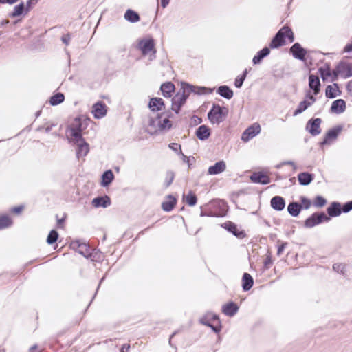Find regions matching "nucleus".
Here are the masks:
<instances>
[{"instance_id":"nucleus-1","label":"nucleus","mask_w":352,"mask_h":352,"mask_svg":"<svg viewBox=\"0 0 352 352\" xmlns=\"http://www.w3.org/2000/svg\"><path fill=\"white\" fill-rule=\"evenodd\" d=\"M88 126L87 118L85 116L76 118L69 125L66 135L69 142L76 145V156L78 160H85L88 153V144L83 135L87 134Z\"/></svg>"},{"instance_id":"nucleus-2","label":"nucleus","mask_w":352,"mask_h":352,"mask_svg":"<svg viewBox=\"0 0 352 352\" xmlns=\"http://www.w3.org/2000/svg\"><path fill=\"white\" fill-rule=\"evenodd\" d=\"M196 87L188 83H182L181 89L172 99V110L176 113L179 112L180 108L185 104L186 99L192 92H196Z\"/></svg>"},{"instance_id":"nucleus-3","label":"nucleus","mask_w":352,"mask_h":352,"mask_svg":"<svg viewBox=\"0 0 352 352\" xmlns=\"http://www.w3.org/2000/svg\"><path fill=\"white\" fill-rule=\"evenodd\" d=\"M201 217H223L226 211V206L223 201H214L206 205L205 207H201Z\"/></svg>"},{"instance_id":"nucleus-4","label":"nucleus","mask_w":352,"mask_h":352,"mask_svg":"<svg viewBox=\"0 0 352 352\" xmlns=\"http://www.w3.org/2000/svg\"><path fill=\"white\" fill-rule=\"evenodd\" d=\"M286 38L290 42L294 41V35L292 30L287 27H283L274 37L270 43V47L272 48H277L285 43V41Z\"/></svg>"},{"instance_id":"nucleus-5","label":"nucleus","mask_w":352,"mask_h":352,"mask_svg":"<svg viewBox=\"0 0 352 352\" xmlns=\"http://www.w3.org/2000/svg\"><path fill=\"white\" fill-rule=\"evenodd\" d=\"M150 126L155 128V131H168L172 127V122L169 120L167 113H162L158 115L155 119H151Z\"/></svg>"},{"instance_id":"nucleus-6","label":"nucleus","mask_w":352,"mask_h":352,"mask_svg":"<svg viewBox=\"0 0 352 352\" xmlns=\"http://www.w3.org/2000/svg\"><path fill=\"white\" fill-rule=\"evenodd\" d=\"M339 76L343 78L352 76V63L342 61L336 66L331 80H336Z\"/></svg>"},{"instance_id":"nucleus-7","label":"nucleus","mask_w":352,"mask_h":352,"mask_svg":"<svg viewBox=\"0 0 352 352\" xmlns=\"http://www.w3.org/2000/svg\"><path fill=\"white\" fill-rule=\"evenodd\" d=\"M138 46L144 56H149L150 60H153L155 58L156 50L153 38H144L141 40L139 42Z\"/></svg>"},{"instance_id":"nucleus-8","label":"nucleus","mask_w":352,"mask_h":352,"mask_svg":"<svg viewBox=\"0 0 352 352\" xmlns=\"http://www.w3.org/2000/svg\"><path fill=\"white\" fill-rule=\"evenodd\" d=\"M228 109L226 107L214 104L208 112V117L212 124H219L223 120V117L226 115Z\"/></svg>"},{"instance_id":"nucleus-9","label":"nucleus","mask_w":352,"mask_h":352,"mask_svg":"<svg viewBox=\"0 0 352 352\" xmlns=\"http://www.w3.org/2000/svg\"><path fill=\"white\" fill-rule=\"evenodd\" d=\"M316 98L308 91L306 94L305 99L300 102L297 109L294 112V116H296L305 111L308 107L311 106L316 102Z\"/></svg>"},{"instance_id":"nucleus-10","label":"nucleus","mask_w":352,"mask_h":352,"mask_svg":"<svg viewBox=\"0 0 352 352\" xmlns=\"http://www.w3.org/2000/svg\"><path fill=\"white\" fill-rule=\"evenodd\" d=\"M261 126L258 123H254L248 129L245 130V131L242 133L241 140L244 142H248L261 132Z\"/></svg>"},{"instance_id":"nucleus-11","label":"nucleus","mask_w":352,"mask_h":352,"mask_svg":"<svg viewBox=\"0 0 352 352\" xmlns=\"http://www.w3.org/2000/svg\"><path fill=\"white\" fill-rule=\"evenodd\" d=\"M329 220V218L324 212L314 213L305 221V225L307 228H313L323 221Z\"/></svg>"},{"instance_id":"nucleus-12","label":"nucleus","mask_w":352,"mask_h":352,"mask_svg":"<svg viewBox=\"0 0 352 352\" xmlns=\"http://www.w3.org/2000/svg\"><path fill=\"white\" fill-rule=\"evenodd\" d=\"M107 110V106L100 101L93 105L91 113L96 119H101L106 116Z\"/></svg>"},{"instance_id":"nucleus-13","label":"nucleus","mask_w":352,"mask_h":352,"mask_svg":"<svg viewBox=\"0 0 352 352\" xmlns=\"http://www.w3.org/2000/svg\"><path fill=\"white\" fill-rule=\"evenodd\" d=\"M320 118H315L314 120H309L306 126V129L314 136L318 135L321 133L320 129V124H321Z\"/></svg>"},{"instance_id":"nucleus-14","label":"nucleus","mask_w":352,"mask_h":352,"mask_svg":"<svg viewBox=\"0 0 352 352\" xmlns=\"http://www.w3.org/2000/svg\"><path fill=\"white\" fill-rule=\"evenodd\" d=\"M71 247L74 250L85 258L88 257V245L86 243H81L79 240H76L71 243Z\"/></svg>"},{"instance_id":"nucleus-15","label":"nucleus","mask_w":352,"mask_h":352,"mask_svg":"<svg viewBox=\"0 0 352 352\" xmlns=\"http://www.w3.org/2000/svg\"><path fill=\"white\" fill-rule=\"evenodd\" d=\"M148 108L153 112L164 111L165 109V104L162 98H153L150 100Z\"/></svg>"},{"instance_id":"nucleus-16","label":"nucleus","mask_w":352,"mask_h":352,"mask_svg":"<svg viewBox=\"0 0 352 352\" xmlns=\"http://www.w3.org/2000/svg\"><path fill=\"white\" fill-rule=\"evenodd\" d=\"M341 128H334L330 129L326 134L324 140L321 142V145L331 144L334 140H336Z\"/></svg>"},{"instance_id":"nucleus-17","label":"nucleus","mask_w":352,"mask_h":352,"mask_svg":"<svg viewBox=\"0 0 352 352\" xmlns=\"http://www.w3.org/2000/svg\"><path fill=\"white\" fill-rule=\"evenodd\" d=\"M226 169V164L224 161H219L208 168V174L210 175L223 173Z\"/></svg>"},{"instance_id":"nucleus-18","label":"nucleus","mask_w":352,"mask_h":352,"mask_svg":"<svg viewBox=\"0 0 352 352\" xmlns=\"http://www.w3.org/2000/svg\"><path fill=\"white\" fill-rule=\"evenodd\" d=\"M290 51L292 53L294 58L299 60H304L306 55V50L301 47V45L296 43L290 48Z\"/></svg>"},{"instance_id":"nucleus-19","label":"nucleus","mask_w":352,"mask_h":352,"mask_svg":"<svg viewBox=\"0 0 352 352\" xmlns=\"http://www.w3.org/2000/svg\"><path fill=\"white\" fill-rule=\"evenodd\" d=\"M309 86L314 91V94L317 95L320 91V82L318 76L311 74L309 77Z\"/></svg>"},{"instance_id":"nucleus-20","label":"nucleus","mask_w":352,"mask_h":352,"mask_svg":"<svg viewBox=\"0 0 352 352\" xmlns=\"http://www.w3.org/2000/svg\"><path fill=\"white\" fill-rule=\"evenodd\" d=\"M346 109V102L342 99H338L333 102L331 111V112L337 114L343 113Z\"/></svg>"},{"instance_id":"nucleus-21","label":"nucleus","mask_w":352,"mask_h":352,"mask_svg":"<svg viewBox=\"0 0 352 352\" xmlns=\"http://www.w3.org/2000/svg\"><path fill=\"white\" fill-rule=\"evenodd\" d=\"M92 205L95 208H107L111 205V199L108 196L98 197L93 199Z\"/></svg>"},{"instance_id":"nucleus-22","label":"nucleus","mask_w":352,"mask_h":352,"mask_svg":"<svg viewBox=\"0 0 352 352\" xmlns=\"http://www.w3.org/2000/svg\"><path fill=\"white\" fill-rule=\"evenodd\" d=\"M251 180L254 183L267 184L270 182V177L262 173H255L250 177Z\"/></svg>"},{"instance_id":"nucleus-23","label":"nucleus","mask_w":352,"mask_h":352,"mask_svg":"<svg viewBox=\"0 0 352 352\" xmlns=\"http://www.w3.org/2000/svg\"><path fill=\"white\" fill-rule=\"evenodd\" d=\"M271 206L277 211H281L285 208V202L284 199L280 196L274 197L270 201Z\"/></svg>"},{"instance_id":"nucleus-24","label":"nucleus","mask_w":352,"mask_h":352,"mask_svg":"<svg viewBox=\"0 0 352 352\" xmlns=\"http://www.w3.org/2000/svg\"><path fill=\"white\" fill-rule=\"evenodd\" d=\"M177 199L172 195H168L162 204V208L165 212L171 211L176 205Z\"/></svg>"},{"instance_id":"nucleus-25","label":"nucleus","mask_w":352,"mask_h":352,"mask_svg":"<svg viewBox=\"0 0 352 352\" xmlns=\"http://www.w3.org/2000/svg\"><path fill=\"white\" fill-rule=\"evenodd\" d=\"M208 318H211V319L215 320H217L218 318H217V316L215 315V314H208L207 316H204V317H202L201 319H200V323L203 324H205V325H207L210 327H211V329L216 333H218L219 331H220V328L219 327H217V326H214L212 325L211 323H210V321H209L208 320Z\"/></svg>"},{"instance_id":"nucleus-26","label":"nucleus","mask_w":352,"mask_h":352,"mask_svg":"<svg viewBox=\"0 0 352 352\" xmlns=\"http://www.w3.org/2000/svg\"><path fill=\"white\" fill-rule=\"evenodd\" d=\"M238 309H239L238 306L232 302L226 304V305H223V307H222V311L226 316H233L234 314H236V312L238 311Z\"/></svg>"},{"instance_id":"nucleus-27","label":"nucleus","mask_w":352,"mask_h":352,"mask_svg":"<svg viewBox=\"0 0 352 352\" xmlns=\"http://www.w3.org/2000/svg\"><path fill=\"white\" fill-rule=\"evenodd\" d=\"M196 135L200 140H207L210 135V129L206 125H201L197 129Z\"/></svg>"},{"instance_id":"nucleus-28","label":"nucleus","mask_w":352,"mask_h":352,"mask_svg":"<svg viewBox=\"0 0 352 352\" xmlns=\"http://www.w3.org/2000/svg\"><path fill=\"white\" fill-rule=\"evenodd\" d=\"M326 96L329 98H336L340 94V91L337 84L328 85L325 91Z\"/></svg>"},{"instance_id":"nucleus-29","label":"nucleus","mask_w":352,"mask_h":352,"mask_svg":"<svg viewBox=\"0 0 352 352\" xmlns=\"http://www.w3.org/2000/svg\"><path fill=\"white\" fill-rule=\"evenodd\" d=\"M314 175L303 172L298 175V180L300 185L307 186L309 185L314 180Z\"/></svg>"},{"instance_id":"nucleus-30","label":"nucleus","mask_w":352,"mask_h":352,"mask_svg":"<svg viewBox=\"0 0 352 352\" xmlns=\"http://www.w3.org/2000/svg\"><path fill=\"white\" fill-rule=\"evenodd\" d=\"M328 214L330 217H338L342 212L341 205L338 202H333L327 208Z\"/></svg>"},{"instance_id":"nucleus-31","label":"nucleus","mask_w":352,"mask_h":352,"mask_svg":"<svg viewBox=\"0 0 352 352\" xmlns=\"http://www.w3.org/2000/svg\"><path fill=\"white\" fill-rule=\"evenodd\" d=\"M161 91L164 97L170 98L175 91V85L170 82L164 83L161 86Z\"/></svg>"},{"instance_id":"nucleus-32","label":"nucleus","mask_w":352,"mask_h":352,"mask_svg":"<svg viewBox=\"0 0 352 352\" xmlns=\"http://www.w3.org/2000/svg\"><path fill=\"white\" fill-rule=\"evenodd\" d=\"M217 93L226 99L232 98L234 94L232 90L226 85L220 86L217 90Z\"/></svg>"},{"instance_id":"nucleus-33","label":"nucleus","mask_w":352,"mask_h":352,"mask_svg":"<svg viewBox=\"0 0 352 352\" xmlns=\"http://www.w3.org/2000/svg\"><path fill=\"white\" fill-rule=\"evenodd\" d=\"M270 53V50L268 47H264L260 50L256 55L252 59L254 64L256 65L261 62L262 59L268 56Z\"/></svg>"},{"instance_id":"nucleus-34","label":"nucleus","mask_w":352,"mask_h":352,"mask_svg":"<svg viewBox=\"0 0 352 352\" xmlns=\"http://www.w3.org/2000/svg\"><path fill=\"white\" fill-rule=\"evenodd\" d=\"M114 175L111 170L105 171L102 175L101 185L103 187L108 186L113 180Z\"/></svg>"},{"instance_id":"nucleus-35","label":"nucleus","mask_w":352,"mask_h":352,"mask_svg":"<svg viewBox=\"0 0 352 352\" xmlns=\"http://www.w3.org/2000/svg\"><path fill=\"white\" fill-rule=\"evenodd\" d=\"M302 206L297 202H292L287 207L288 212L292 217H297L301 210Z\"/></svg>"},{"instance_id":"nucleus-36","label":"nucleus","mask_w":352,"mask_h":352,"mask_svg":"<svg viewBox=\"0 0 352 352\" xmlns=\"http://www.w3.org/2000/svg\"><path fill=\"white\" fill-rule=\"evenodd\" d=\"M242 282L243 289L245 291H248L249 289H250L254 283L252 277L248 273H245L243 274Z\"/></svg>"},{"instance_id":"nucleus-37","label":"nucleus","mask_w":352,"mask_h":352,"mask_svg":"<svg viewBox=\"0 0 352 352\" xmlns=\"http://www.w3.org/2000/svg\"><path fill=\"white\" fill-rule=\"evenodd\" d=\"M124 19L131 23H136L140 20L139 14L136 12L130 9L126 11L124 14Z\"/></svg>"},{"instance_id":"nucleus-38","label":"nucleus","mask_w":352,"mask_h":352,"mask_svg":"<svg viewBox=\"0 0 352 352\" xmlns=\"http://www.w3.org/2000/svg\"><path fill=\"white\" fill-rule=\"evenodd\" d=\"M321 77L324 81H332L331 78L333 76V70L331 71L329 67H321L319 69Z\"/></svg>"},{"instance_id":"nucleus-39","label":"nucleus","mask_w":352,"mask_h":352,"mask_svg":"<svg viewBox=\"0 0 352 352\" xmlns=\"http://www.w3.org/2000/svg\"><path fill=\"white\" fill-rule=\"evenodd\" d=\"M65 100V96L62 93H57L50 98V104L52 106L58 105L62 103Z\"/></svg>"},{"instance_id":"nucleus-40","label":"nucleus","mask_w":352,"mask_h":352,"mask_svg":"<svg viewBox=\"0 0 352 352\" xmlns=\"http://www.w3.org/2000/svg\"><path fill=\"white\" fill-rule=\"evenodd\" d=\"M186 204L190 206H194L197 204V197L191 191L184 196Z\"/></svg>"},{"instance_id":"nucleus-41","label":"nucleus","mask_w":352,"mask_h":352,"mask_svg":"<svg viewBox=\"0 0 352 352\" xmlns=\"http://www.w3.org/2000/svg\"><path fill=\"white\" fill-rule=\"evenodd\" d=\"M25 8V6L23 3H21L20 4L14 6L13 12L10 14L12 17H16L23 14Z\"/></svg>"},{"instance_id":"nucleus-42","label":"nucleus","mask_w":352,"mask_h":352,"mask_svg":"<svg viewBox=\"0 0 352 352\" xmlns=\"http://www.w3.org/2000/svg\"><path fill=\"white\" fill-rule=\"evenodd\" d=\"M12 223V220L9 217L6 215L0 216V229H3L11 226Z\"/></svg>"},{"instance_id":"nucleus-43","label":"nucleus","mask_w":352,"mask_h":352,"mask_svg":"<svg viewBox=\"0 0 352 352\" xmlns=\"http://www.w3.org/2000/svg\"><path fill=\"white\" fill-rule=\"evenodd\" d=\"M228 230L237 237L243 238L245 236V233L243 231H239L234 224H230L229 226Z\"/></svg>"},{"instance_id":"nucleus-44","label":"nucleus","mask_w":352,"mask_h":352,"mask_svg":"<svg viewBox=\"0 0 352 352\" xmlns=\"http://www.w3.org/2000/svg\"><path fill=\"white\" fill-rule=\"evenodd\" d=\"M247 74H248V71H247V69H245L241 76H238L236 78L235 81H234V85L237 88H240L243 85V83L246 78Z\"/></svg>"},{"instance_id":"nucleus-45","label":"nucleus","mask_w":352,"mask_h":352,"mask_svg":"<svg viewBox=\"0 0 352 352\" xmlns=\"http://www.w3.org/2000/svg\"><path fill=\"white\" fill-rule=\"evenodd\" d=\"M58 232L56 231V230H52L47 238V242L48 244H53L54 243H55L58 239Z\"/></svg>"},{"instance_id":"nucleus-46","label":"nucleus","mask_w":352,"mask_h":352,"mask_svg":"<svg viewBox=\"0 0 352 352\" xmlns=\"http://www.w3.org/2000/svg\"><path fill=\"white\" fill-rule=\"evenodd\" d=\"M327 203L326 199L321 197L317 196L314 201V206L318 208H321L324 206Z\"/></svg>"},{"instance_id":"nucleus-47","label":"nucleus","mask_w":352,"mask_h":352,"mask_svg":"<svg viewBox=\"0 0 352 352\" xmlns=\"http://www.w3.org/2000/svg\"><path fill=\"white\" fill-rule=\"evenodd\" d=\"M300 201L302 203V204H300L302 206V208L303 207L306 210L310 208L311 203L309 199H308L305 197L302 196L300 197Z\"/></svg>"},{"instance_id":"nucleus-48","label":"nucleus","mask_w":352,"mask_h":352,"mask_svg":"<svg viewBox=\"0 0 352 352\" xmlns=\"http://www.w3.org/2000/svg\"><path fill=\"white\" fill-rule=\"evenodd\" d=\"M333 268L337 272L343 274L344 271L345 266L342 263H336L333 265Z\"/></svg>"},{"instance_id":"nucleus-49","label":"nucleus","mask_w":352,"mask_h":352,"mask_svg":"<svg viewBox=\"0 0 352 352\" xmlns=\"http://www.w3.org/2000/svg\"><path fill=\"white\" fill-rule=\"evenodd\" d=\"M169 148L174 151L176 153H182V148L181 146L176 144V143H171L169 144Z\"/></svg>"},{"instance_id":"nucleus-50","label":"nucleus","mask_w":352,"mask_h":352,"mask_svg":"<svg viewBox=\"0 0 352 352\" xmlns=\"http://www.w3.org/2000/svg\"><path fill=\"white\" fill-rule=\"evenodd\" d=\"M342 211L344 212H349L350 210H352V201H349V202H347L346 204H345L342 208Z\"/></svg>"},{"instance_id":"nucleus-51","label":"nucleus","mask_w":352,"mask_h":352,"mask_svg":"<svg viewBox=\"0 0 352 352\" xmlns=\"http://www.w3.org/2000/svg\"><path fill=\"white\" fill-rule=\"evenodd\" d=\"M286 245H287V243H282L280 245L278 246V251H277L278 255L280 256V255L282 254L283 252L285 250V248Z\"/></svg>"},{"instance_id":"nucleus-52","label":"nucleus","mask_w":352,"mask_h":352,"mask_svg":"<svg viewBox=\"0 0 352 352\" xmlns=\"http://www.w3.org/2000/svg\"><path fill=\"white\" fill-rule=\"evenodd\" d=\"M346 90L348 93L352 96V80L347 82Z\"/></svg>"},{"instance_id":"nucleus-53","label":"nucleus","mask_w":352,"mask_h":352,"mask_svg":"<svg viewBox=\"0 0 352 352\" xmlns=\"http://www.w3.org/2000/svg\"><path fill=\"white\" fill-rule=\"evenodd\" d=\"M344 52H352V43H348L344 48Z\"/></svg>"},{"instance_id":"nucleus-54","label":"nucleus","mask_w":352,"mask_h":352,"mask_svg":"<svg viewBox=\"0 0 352 352\" xmlns=\"http://www.w3.org/2000/svg\"><path fill=\"white\" fill-rule=\"evenodd\" d=\"M23 209V206H18V207H15L14 208L12 211L14 213H20Z\"/></svg>"},{"instance_id":"nucleus-55","label":"nucleus","mask_w":352,"mask_h":352,"mask_svg":"<svg viewBox=\"0 0 352 352\" xmlns=\"http://www.w3.org/2000/svg\"><path fill=\"white\" fill-rule=\"evenodd\" d=\"M19 0H0L1 3H8V4H14L17 2Z\"/></svg>"},{"instance_id":"nucleus-56","label":"nucleus","mask_w":352,"mask_h":352,"mask_svg":"<svg viewBox=\"0 0 352 352\" xmlns=\"http://www.w3.org/2000/svg\"><path fill=\"white\" fill-rule=\"evenodd\" d=\"M168 177H169V181L167 183V186H169L172 183V182L174 179V174L172 172L168 173Z\"/></svg>"},{"instance_id":"nucleus-57","label":"nucleus","mask_w":352,"mask_h":352,"mask_svg":"<svg viewBox=\"0 0 352 352\" xmlns=\"http://www.w3.org/2000/svg\"><path fill=\"white\" fill-rule=\"evenodd\" d=\"M129 345L124 344L120 349V352H127L128 350L129 349Z\"/></svg>"},{"instance_id":"nucleus-58","label":"nucleus","mask_w":352,"mask_h":352,"mask_svg":"<svg viewBox=\"0 0 352 352\" xmlns=\"http://www.w3.org/2000/svg\"><path fill=\"white\" fill-rule=\"evenodd\" d=\"M169 1L170 0H160L161 1V6H162V8H166L168 4L169 3Z\"/></svg>"},{"instance_id":"nucleus-59","label":"nucleus","mask_w":352,"mask_h":352,"mask_svg":"<svg viewBox=\"0 0 352 352\" xmlns=\"http://www.w3.org/2000/svg\"><path fill=\"white\" fill-rule=\"evenodd\" d=\"M62 40H63V42L64 43H65L66 45H68V43H69V37H67V36H63V37L62 38Z\"/></svg>"},{"instance_id":"nucleus-60","label":"nucleus","mask_w":352,"mask_h":352,"mask_svg":"<svg viewBox=\"0 0 352 352\" xmlns=\"http://www.w3.org/2000/svg\"><path fill=\"white\" fill-rule=\"evenodd\" d=\"M209 209L212 210L219 211L221 209V208H219L218 206H212L209 207Z\"/></svg>"},{"instance_id":"nucleus-61","label":"nucleus","mask_w":352,"mask_h":352,"mask_svg":"<svg viewBox=\"0 0 352 352\" xmlns=\"http://www.w3.org/2000/svg\"><path fill=\"white\" fill-rule=\"evenodd\" d=\"M182 157H183L184 162L189 164V161H190L189 157H188L187 156H186L183 154H182Z\"/></svg>"},{"instance_id":"nucleus-62","label":"nucleus","mask_w":352,"mask_h":352,"mask_svg":"<svg viewBox=\"0 0 352 352\" xmlns=\"http://www.w3.org/2000/svg\"><path fill=\"white\" fill-rule=\"evenodd\" d=\"M294 162H292V161H286V162H284L283 163V165H290V166H292V165H294Z\"/></svg>"},{"instance_id":"nucleus-63","label":"nucleus","mask_w":352,"mask_h":352,"mask_svg":"<svg viewBox=\"0 0 352 352\" xmlns=\"http://www.w3.org/2000/svg\"><path fill=\"white\" fill-rule=\"evenodd\" d=\"M292 166L293 167V169H294V170H296L297 169V166L296 165V164H295V163H294V165H292Z\"/></svg>"},{"instance_id":"nucleus-64","label":"nucleus","mask_w":352,"mask_h":352,"mask_svg":"<svg viewBox=\"0 0 352 352\" xmlns=\"http://www.w3.org/2000/svg\"><path fill=\"white\" fill-rule=\"evenodd\" d=\"M32 1L33 0H28V1L27 2V6H30Z\"/></svg>"}]
</instances>
